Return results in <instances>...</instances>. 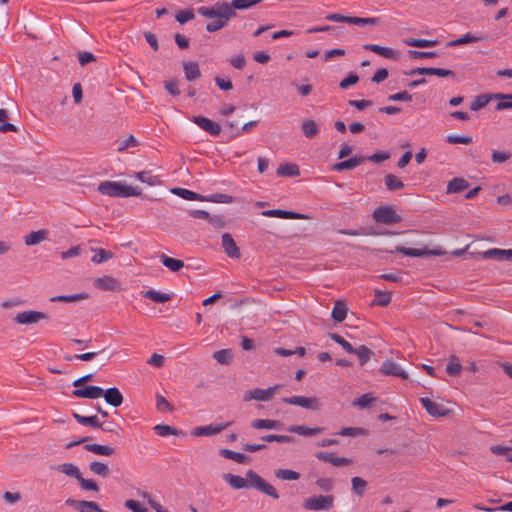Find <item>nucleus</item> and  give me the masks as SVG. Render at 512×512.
<instances>
[{
    "label": "nucleus",
    "instance_id": "obj_1",
    "mask_svg": "<svg viewBox=\"0 0 512 512\" xmlns=\"http://www.w3.org/2000/svg\"><path fill=\"white\" fill-rule=\"evenodd\" d=\"M222 478L233 489L239 490L252 487L275 500H278L280 498L275 487L268 483L266 480H264L254 470H248L246 472V478L231 473L223 474Z\"/></svg>",
    "mask_w": 512,
    "mask_h": 512
},
{
    "label": "nucleus",
    "instance_id": "obj_2",
    "mask_svg": "<svg viewBox=\"0 0 512 512\" xmlns=\"http://www.w3.org/2000/svg\"><path fill=\"white\" fill-rule=\"evenodd\" d=\"M98 191L107 196L111 197H130L140 196L141 190L121 182L114 181H103L98 185Z\"/></svg>",
    "mask_w": 512,
    "mask_h": 512
},
{
    "label": "nucleus",
    "instance_id": "obj_3",
    "mask_svg": "<svg viewBox=\"0 0 512 512\" xmlns=\"http://www.w3.org/2000/svg\"><path fill=\"white\" fill-rule=\"evenodd\" d=\"M335 497L331 494L313 495L305 498L302 507L308 511H328L334 507Z\"/></svg>",
    "mask_w": 512,
    "mask_h": 512
},
{
    "label": "nucleus",
    "instance_id": "obj_4",
    "mask_svg": "<svg viewBox=\"0 0 512 512\" xmlns=\"http://www.w3.org/2000/svg\"><path fill=\"white\" fill-rule=\"evenodd\" d=\"M373 219L377 223L392 225L397 224L401 221L400 215H398L392 206H380L373 212Z\"/></svg>",
    "mask_w": 512,
    "mask_h": 512
},
{
    "label": "nucleus",
    "instance_id": "obj_5",
    "mask_svg": "<svg viewBox=\"0 0 512 512\" xmlns=\"http://www.w3.org/2000/svg\"><path fill=\"white\" fill-rule=\"evenodd\" d=\"M281 387V385H274L267 389L255 388L248 390L244 393L243 400L245 402L256 400V401H269L273 398L275 392Z\"/></svg>",
    "mask_w": 512,
    "mask_h": 512
},
{
    "label": "nucleus",
    "instance_id": "obj_6",
    "mask_svg": "<svg viewBox=\"0 0 512 512\" xmlns=\"http://www.w3.org/2000/svg\"><path fill=\"white\" fill-rule=\"evenodd\" d=\"M282 401L286 404L297 405L313 411L320 408V402L317 397L291 396L282 398Z\"/></svg>",
    "mask_w": 512,
    "mask_h": 512
},
{
    "label": "nucleus",
    "instance_id": "obj_7",
    "mask_svg": "<svg viewBox=\"0 0 512 512\" xmlns=\"http://www.w3.org/2000/svg\"><path fill=\"white\" fill-rule=\"evenodd\" d=\"M231 425V422H225L221 424H209L206 426H198L195 427L192 430V435L195 437H201V436H212L217 435L223 430H225L227 427Z\"/></svg>",
    "mask_w": 512,
    "mask_h": 512
},
{
    "label": "nucleus",
    "instance_id": "obj_8",
    "mask_svg": "<svg viewBox=\"0 0 512 512\" xmlns=\"http://www.w3.org/2000/svg\"><path fill=\"white\" fill-rule=\"evenodd\" d=\"M380 373L387 376H396L402 379H407L408 374L402 369V367L391 359L385 360L381 367Z\"/></svg>",
    "mask_w": 512,
    "mask_h": 512
},
{
    "label": "nucleus",
    "instance_id": "obj_9",
    "mask_svg": "<svg viewBox=\"0 0 512 512\" xmlns=\"http://www.w3.org/2000/svg\"><path fill=\"white\" fill-rule=\"evenodd\" d=\"M315 457L323 462L330 463L335 467L348 466L352 463V460L346 457L335 456L331 452L319 451L315 453Z\"/></svg>",
    "mask_w": 512,
    "mask_h": 512
},
{
    "label": "nucleus",
    "instance_id": "obj_10",
    "mask_svg": "<svg viewBox=\"0 0 512 512\" xmlns=\"http://www.w3.org/2000/svg\"><path fill=\"white\" fill-rule=\"evenodd\" d=\"M192 121L212 136H218L221 132V126L209 118L203 116H194Z\"/></svg>",
    "mask_w": 512,
    "mask_h": 512
},
{
    "label": "nucleus",
    "instance_id": "obj_11",
    "mask_svg": "<svg viewBox=\"0 0 512 512\" xmlns=\"http://www.w3.org/2000/svg\"><path fill=\"white\" fill-rule=\"evenodd\" d=\"M72 394L78 398L98 399L102 397L103 389L99 386L76 387Z\"/></svg>",
    "mask_w": 512,
    "mask_h": 512
},
{
    "label": "nucleus",
    "instance_id": "obj_12",
    "mask_svg": "<svg viewBox=\"0 0 512 512\" xmlns=\"http://www.w3.org/2000/svg\"><path fill=\"white\" fill-rule=\"evenodd\" d=\"M422 406L425 408L428 414L434 417H444L447 415L448 410L441 404L432 401L429 398H420Z\"/></svg>",
    "mask_w": 512,
    "mask_h": 512
},
{
    "label": "nucleus",
    "instance_id": "obj_13",
    "mask_svg": "<svg viewBox=\"0 0 512 512\" xmlns=\"http://www.w3.org/2000/svg\"><path fill=\"white\" fill-rule=\"evenodd\" d=\"M221 239H222V247H223L225 253L230 258H236V259L240 258V256H241L240 249L236 245V243H235L234 239L232 238L231 234L224 233L222 235Z\"/></svg>",
    "mask_w": 512,
    "mask_h": 512
},
{
    "label": "nucleus",
    "instance_id": "obj_14",
    "mask_svg": "<svg viewBox=\"0 0 512 512\" xmlns=\"http://www.w3.org/2000/svg\"><path fill=\"white\" fill-rule=\"evenodd\" d=\"M262 214L267 217H277V218H283V219H308L309 217L305 214L293 212V211H286L282 209H272V210H266L263 211Z\"/></svg>",
    "mask_w": 512,
    "mask_h": 512
},
{
    "label": "nucleus",
    "instance_id": "obj_15",
    "mask_svg": "<svg viewBox=\"0 0 512 512\" xmlns=\"http://www.w3.org/2000/svg\"><path fill=\"white\" fill-rule=\"evenodd\" d=\"M397 252L402 253L406 256L410 257H421L426 255H436L440 256L443 255L444 252L442 251H435V250H428V249H415V248H405L401 246H397L395 249Z\"/></svg>",
    "mask_w": 512,
    "mask_h": 512
},
{
    "label": "nucleus",
    "instance_id": "obj_16",
    "mask_svg": "<svg viewBox=\"0 0 512 512\" xmlns=\"http://www.w3.org/2000/svg\"><path fill=\"white\" fill-rule=\"evenodd\" d=\"M96 288L103 291H115L120 289L118 281L112 276H103L96 278L94 281Z\"/></svg>",
    "mask_w": 512,
    "mask_h": 512
},
{
    "label": "nucleus",
    "instance_id": "obj_17",
    "mask_svg": "<svg viewBox=\"0 0 512 512\" xmlns=\"http://www.w3.org/2000/svg\"><path fill=\"white\" fill-rule=\"evenodd\" d=\"M365 159L366 158L363 156H353L345 161L335 163L332 166V170L338 171V172H341L344 170H351V169H354L355 167L359 166L360 164H362L365 161Z\"/></svg>",
    "mask_w": 512,
    "mask_h": 512
},
{
    "label": "nucleus",
    "instance_id": "obj_18",
    "mask_svg": "<svg viewBox=\"0 0 512 512\" xmlns=\"http://www.w3.org/2000/svg\"><path fill=\"white\" fill-rule=\"evenodd\" d=\"M107 404L113 407H119L123 403V395L116 387L108 388L107 390H103L102 395Z\"/></svg>",
    "mask_w": 512,
    "mask_h": 512
},
{
    "label": "nucleus",
    "instance_id": "obj_19",
    "mask_svg": "<svg viewBox=\"0 0 512 512\" xmlns=\"http://www.w3.org/2000/svg\"><path fill=\"white\" fill-rule=\"evenodd\" d=\"M323 430L324 429L322 427L310 428L305 425H291L287 428V431L290 433H295V434H298L301 436H306V437L318 435V434L322 433Z\"/></svg>",
    "mask_w": 512,
    "mask_h": 512
},
{
    "label": "nucleus",
    "instance_id": "obj_20",
    "mask_svg": "<svg viewBox=\"0 0 512 512\" xmlns=\"http://www.w3.org/2000/svg\"><path fill=\"white\" fill-rule=\"evenodd\" d=\"M216 18H220L228 21L231 18L236 17V12L232 9L231 4L226 2L216 3L214 6Z\"/></svg>",
    "mask_w": 512,
    "mask_h": 512
},
{
    "label": "nucleus",
    "instance_id": "obj_21",
    "mask_svg": "<svg viewBox=\"0 0 512 512\" xmlns=\"http://www.w3.org/2000/svg\"><path fill=\"white\" fill-rule=\"evenodd\" d=\"M483 256L486 259H496L499 261H502V260L512 261V249L505 250V249L493 248V249H489V250L485 251Z\"/></svg>",
    "mask_w": 512,
    "mask_h": 512
},
{
    "label": "nucleus",
    "instance_id": "obj_22",
    "mask_svg": "<svg viewBox=\"0 0 512 512\" xmlns=\"http://www.w3.org/2000/svg\"><path fill=\"white\" fill-rule=\"evenodd\" d=\"M49 231L46 229H41L37 231H32L24 237V243L27 246H34L48 238Z\"/></svg>",
    "mask_w": 512,
    "mask_h": 512
},
{
    "label": "nucleus",
    "instance_id": "obj_23",
    "mask_svg": "<svg viewBox=\"0 0 512 512\" xmlns=\"http://www.w3.org/2000/svg\"><path fill=\"white\" fill-rule=\"evenodd\" d=\"M470 187V183L462 178V177H456L450 180L447 184L446 193L447 194H454L462 192Z\"/></svg>",
    "mask_w": 512,
    "mask_h": 512
},
{
    "label": "nucleus",
    "instance_id": "obj_24",
    "mask_svg": "<svg viewBox=\"0 0 512 512\" xmlns=\"http://www.w3.org/2000/svg\"><path fill=\"white\" fill-rule=\"evenodd\" d=\"M485 40H487V36H485V35L475 36L471 33H466L455 40H451L450 42H448L447 45L449 47H455V46H460V45H465V44L480 42V41H485Z\"/></svg>",
    "mask_w": 512,
    "mask_h": 512
},
{
    "label": "nucleus",
    "instance_id": "obj_25",
    "mask_svg": "<svg viewBox=\"0 0 512 512\" xmlns=\"http://www.w3.org/2000/svg\"><path fill=\"white\" fill-rule=\"evenodd\" d=\"M363 48L368 51H372L374 53H377L385 58L388 59H396L397 58V52L393 50L392 48L383 47L377 44H365L363 45Z\"/></svg>",
    "mask_w": 512,
    "mask_h": 512
},
{
    "label": "nucleus",
    "instance_id": "obj_26",
    "mask_svg": "<svg viewBox=\"0 0 512 512\" xmlns=\"http://www.w3.org/2000/svg\"><path fill=\"white\" fill-rule=\"evenodd\" d=\"M183 69L188 81H194L201 77V71L197 62H184Z\"/></svg>",
    "mask_w": 512,
    "mask_h": 512
},
{
    "label": "nucleus",
    "instance_id": "obj_27",
    "mask_svg": "<svg viewBox=\"0 0 512 512\" xmlns=\"http://www.w3.org/2000/svg\"><path fill=\"white\" fill-rule=\"evenodd\" d=\"M277 175L280 177H296L300 175V169L296 164L285 163L277 168Z\"/></svg>",
    "mask_w": 512,
    "mask_h": 512
},
{
    "label": "nucleus",
    "instance_id": "obj_28",
    "mask_svg": "<svg viewBox=\"0 0 512 512\" xmlns=\"http://www.w3.org/2000/svg\"><path fill=\"white\" fill-rule=\"evenodd\" d=\"M251 426L255 429H275L279 430L282 423L277 420L270 419H256L251 422Z\"/></svg>",
    "mask_w": 512,
    "mask_h": 512
},
{
    "label": "nucleus",
    "instance_id": "obj_29",
    "mask_svg": "<svg viewBox=\"0 0 512 512\" xmlns=\"http://www.w3.org/2000/svg\"><path fill=\"white\" fill-rule=\"evenodd\" d=\"M462 369L463 367L459 358L456 355H451L446 366L447 374L452 377H457L461 374Z\"/></svg>",
    "mask_w": 512,
    "mask_h": 512
},
{
    "label": "nucleus",
    "instance_id": "obj_30",
    "mask_svg": "<svg viewBox=\"0 0 512 512\" xmlns=\"http://www.w3.org/2000/svg\"><path fill=\"white\" fill-rule=\"evenodd\" d=\"M161 263L172 272H178L184 267V262L179 259L171 258L162 254L160 256Z\"/></svg>",
    "mask_w": 512,
    "mask_h": 512
},
{
    "label": "nucleus",
    "instance_id": "obj_31",
    "mask_svg": "<svg viewBox=\"0 0 512 512\" xmlns=\"http://www.w3.org/2000/svg\"><path fill=\"white\" fill-rule=\"evenodd\" d=\"M84 449L89 452L95 453L97 455H102V456H111L112 454H114V448L107 446V445L94 444V443L86 444L84 446Z\"/></svg>",
    "mask_w": 512,
    "mask_h": 512
},
{
    "label": "nucleus",
    "instance_id": "obj_32",
    "mask_svg": "<svg viewBox=\"0 0 512 512\" xmlns=\"http://www.w3.org/2000/svg\"><path fill=\"white\" fill-rule=\"evenodd\" d=\"M348 307L345 302L338 300L335 302L331 312L332 320H344L347 316Z\"/></svg>",
    "mask_w": 512,
    "mask_h": 512
},
{
    "label": "nucleus",
    "instance_id": "obj_33",
    "mask_svg": "<svg viewBox=\"0 0 512 512\" xmlns=\"http://www.w3.org/2000/svg\"><path fill=\"white\" fill-rule=\"evenodd\" d=\"M219 454L226 459L233 460L240 464L246 463L248 461L247 455L229 449H221Z\"/></svg>",
    "mask_w": 512,
    "mask_h": 512
},
{
    "label": "nucleus",
    "instance_id": "obj_34",
    "mask_svg": "<svg viewBox=\"0 0 512 512\" xmlns=\"http://www.w3.org/2000/svg\"><path fill=\"white\" fill-rule=\"evenodd\" d=\"M171 192L185 200L204 201V197L202 195L185 188H173Z\"/></svg>",
    "mask_w": 512,
    "mask_h": 512
},
{
    "label": "nucleus",
    "instance_id": "obj_35",
    "mask_svg": "<svg viewBox=\"0 0 512 512\" xmlns=\"http://www.w3.org/2000/svg\"><path fill=\"white\" fill-rule=\"evenodd\" d=\"M74 419L81 425L91 426L93 428L102 427L97 416H82L78 413H73Z\"/></svg>",
    "mask_w": 512,
    "mask_h": 512
},
{
    "label": "nucleus",
    "instance_id": "obj_36",
    "mask_svg": "<svg viewBox=\"0 0 512 512\" xmlns=\"http://www.w3.org/2000/svg\"><path fill=\"white\" fill-rule=\"evenodd\" d=\"M384 183L388 191H396L404 188V183L394 174H387Z\"/></svg>",
    "mask_w": 512,
    "mask_h": 512
},
{
    "label": "nucleus",
    "instance_id": "obj_37",
    "mask_svg": "<svg viewBox=\"0 0 512 512\" xmlns=\"http://www.w3.org/2000/svg\"><path fill=\"white\" fill-rule=\"evenodd\" d=\"M301 129L303 134L309 139L314 138L319 132L316 122L312 119L303 121Z\"/></svg>",
    "mask_w": 512,
    "mask_h": 512
},
{
    "label": "nucleus",
    "instance_id": "obj_38",
    "mask_svg": "<svg viewBox=\"0 0 512 512\" xmlns=\"http://www.w3.org/2000/svg\"><path fill=\"white\" fill-rule=\"evenodd\" d=\"M143 297L148 298L156 303H164L171 300V295L156 290H147L143 292Z\"/></svg>",
    "mask_w": 512,
    "mask_h": 512
},
{
    "label": "nucleus",
    "instance_id": "obj_39",
    "mask_svg": "<svg viewBox=\"0 0 512 512\" xmlns=\"http://www.w3.org/2000/svg\"><path fill=\"white\" fill-rule=\"evenodd\" d=\"M493 98L500 100L496 105V110L501 111L512 108V94L496 93L493 94Z\"/></svg>",
    "mask_w": 512,
    "mask_h": 512
},
{
    "label": "nucleus",
    "instance_id": "obj_40",
    "mask_svg": "<svg viewBox=\"0 0 512 512\" xmlns=\"http://www.w3.org/2000/svg\"><path fill=\"white\" fill-rule=\"evenodd\" d=\"M57 470L77 480L82 475L79 468L73 463L60 464L57 466Z\"/></svg>",
    "mask_w": 512,
    "mask_h": 512
},
{
    "label": "nucleus",
    "instance_id": "obj_41",
    "mask_svg": "<svg viewBox=\"0 0 512 512\" xmlns=\"http://www.w3.org/2000/svg\"><path fill=\"white\" fill-rule=\"evenodd\" d=\"M335 434L344 437H358L366 435L367 431L362 427H343Z\"/></svg>",
    "mask_w": 512,
    "mask_h": 512
},
{
    "label": "nucleus",
    "instance_id": "obj_42",
    "mask_svg": "<svg viewBox=\"0 0 512 512\" xmlns=\"http://www.w3.org/2000/svg\"><path fill=\"white\" fill-rule=\"evenodd\" d=\"M153 430L155 431V433L158 436H161V437H166L169 435L178 436L180 434H183L182 431H179L176 428L169 426V425H165V424H158V425L154 426Z\"/></svg>",
    "mask_w": 512,
    "mask_h": 512
},
{
    "label": "nucleus",
    "instance_id": "obj_43",
    "mask_svg": "<svg viewBox=\"0 0 512 512\" xmlns=\"http://www.w3.org/2000/svg\"><path fill=\"white\" fill-rule=\"evenodd\" d=\"M89 469L92 473L101 476V477H108L110 474V469L108 465L105 463H102L100 461H93L89 464Z\"/></svg>",
    "mask_w": 512,
    "mask_h": 512
},
{
    "label": "nucleus",
    "instance_id": "obj_44",
    "mask_svg": "<svg viewBox=\"0 0 512 512\" xmlns=\"http://www.w3.org/2000/svg\"><path fill=\"white\" fill-rule=\"evenodd\" d=\"M352 492L359 497H362L367 488V481L363 478L355 476L351 479Z\"/></svg>",
    "mask_w": 512,
    "mask_h": 512
},
{
    "label": "nucleus",
    "instance_id": "obj_45",
    "mask_svg": "<svg viewBox=\"0 0 512 512\" xmlns=\"http://www.w3.org/2000/svg\"><path fill=\"white\" fill-rule=\"evenodd\" d=\"M491 99H493V94H491V95H488V94L478 95L474 99V101L471 103L470 109L472 111H478V110L484 108L489 103V101Z\"/></svg>",
    "mask_w": 512,
    "mask_h": 512
},
{
    "label": "nucleus",
    "instance_id": "obj_46",
    "mask_svg": "<svg viewBox=\"0 0 512 512\" xmlns=\"http://www.w3.org/2000/svg\"><path fill=\"white\" fill-rule=\"evenodd\" d=\"M354 354L358 356L359 363L361 366L365 365L373 354L372 351L365 345H360L358 348H354Z\"/></svg>",
    "mask_w": 512,
    "mask_h": 512
},
{
    "label": "nucleus",
    "instance_id": "obj_47",
    "mask_svg": "<svg viewBox=\"0 0 512 512\" xmlns=\"http://www.w3.org/2000/svg\"><path fill=\"white\" fill-rule=\"evenodd\" d=\"M136 178L143 182L147 183L150 186H155L160 183L157 176L153 175L150 171H141L136 173Z\"/></svg>",
    "mask_w": 512,
    "mask_h": 512
},
{
    "label": "nucleus",
    "instance_id": "obj_48",
    "mask_svg": "<svg viewBox=\"0 0 512 512\" xmlns=\"http://www.w3.org/2000/svg\"><path fill=\"white\" fill-rule=\"evenodd\" d=\"M213 358L222 365H228L232 359V351L230 349H221L213 353Z\"/></svg>",
    "mask_w": 512,
    "mask_h": 512
},
{
    "label": "nucleus",
    "instance_id": "obj_49",
    "mask_svg": "<svg viewBox=\"0 0 512 512\" xmlns=\"http://www.w3.org/2000/svg\"><path fill=\"white\" fill-rule=\"evenodd\" d=\"M275 476L281 480L295 481L300 478V474L290 469H278L275 471Z\"/></svg>",
    "mask_w": 512,
    "mask_h": 512
},
{
    "label": "nucleus",
    "instance_id": "obj_50",
    "mask_svg": "<svg viewBox=\"0 0 512 512\" xmlns=\"http://www.w3.org/2000/svg\"><path fill=\"white\" fill-rule=\"evenodd\" d=\"M376 398L372 393H365L360 397L356 398L353 402L354 406H358L361 409L369 407L372 403H374Z\"/></svg>",
    "mask_w": 512,
    "mask_h": 512
},
{
    "label": "nucleus",
    "instance_id": "obj_51",
    "mask_svg": "<svg viewBox=\"0 0 512 512\" xmlns=\"http://www.w3.org/2000/svg\"><path fill=\"white\" fill-rule=\"evenodd\" d=\"M406 45L418 48L432 47L436 44L434 40L410 38L404 41Z\"/></svg>",
    "mask_w": 512,
    "mask_h": 512
},
{
    "label": "nucleus",
    "instance_id": "obj_52",
    "mask_svg": "<svg viewBox=\"0 0 512 512\" xmlns=\"http://www.w3.org/2000/svg\"><path fill=\"white\" fill-rule=\"evenodd\" d=\"M316 486L324 492H330L334 489L335 482L329 477H320L315 482Z\"/></svg>",
    "mask_w": 512,
    "mask_h": 512
},
{
    "label": "nucleus",
    "instance_id": "obj_53",
    "mask_svg": "<svg viewBox=\"0 0 512 512\" xmlns=\"http://www.w3.org/2000/svg\"><path fill=\"white\" fill-rule=\"evenodd\" d=\"M46 318V315L37 311H24L19 313L14 320H40Z\"/></svg>",
    "mask_w": 512,
    "mask_h": 512
},
{
    "label": "nucleus",
    "instance_id": "obj_54",
    "mask_svg": "<svg viewBox=\"0 0 512 512\" xmlns=\"http://www.w3.org/2000/svg\"><path fill=\"white\" fill-rule=\"evenodd\" d=\"M350 24L354 25H378L380 24V18L377 17H368V18H362V17H356L351 16Z\"/></svg>",
    "mask_w": 512,
    "mask_h": 512
},
{
    "label": "nucleus",
    "instance_id": "obj_55",
    "mask_svg": "<svg viewBox=\"0 0 512 512\" xmlns=\"http://www.w3.org/2000/svg\"><path fill=\"white\" fill-rule=\"evenodd\" d=\"M262 1L263 0H232L231 6L234 11L236 9L242 10V9L250 8L256 4H259Z\"/></svg>",
    "mask_w": 512,
    "mask_h": 512
},
{
    "label": "nucleus",
    "instance_id": "obj_56",
    "mask_svg": "<svg viewBox=\"0 0 512 512\" xmlns=\"http://www.w3.org/2000/svg\"><path fill=\"white\" fill-rule=\"evenodd\" d=\"M87 295L80 293V294H72V295H60L52 297L50 300L52 302H75L78 300L86 299Z\"/></svg>",
    "mask_w": 512,
    "mask_h": 512
},
{
    "label": "nucleus",
    "instance_id": "obj_57",
    "mask_svg": "<svg viewBox=\"0 0 512 512\" xmlns=\"http://www.w3.org/2000/svg\"><path fill=\"white\" fill-rule=\"evenodd\" d=\"M391 301V294L389 292L376 290L373 304L385 306Z\"/></svg>",
    "mask_w": 512,
    "mask_h": 512
},
{
    "label": "nucleus",
    "instance_id": "obj_58",
    "mask_svg": "<svg viewBox=\"0 0 512 512\" xmlns=\"http://www.w3.org/2000/svg\"><path fill=\"white\" fill-rule=\"evenodd\" d=\"M261 439L265 442H278V443H291L294 441V438L289 435H274V434L262 436Z\"/></svg>",
    "mask_w": 512,
    "mask_h": 512
},
{
    "label": "nucleus",
    "instance_id": "obj_59",
    "mask_svg": "<svg viewBox=\"0 0 512 512\" xmlns=\"http://www.w3.org/2000/svg\"><path fill=\"white\" fill-rule=\"evenodd\" d=\"M204 201L229 204L233 202V197L228 194L216 193L208 197H204Z\"/></svg>",
    "mask_w": 512,
    "mask_h": 512
},
{
    "label": "nucleus",
    "instance_id": "obj_60",
    "mask_svg": "<svg viewBox=\"0 0 512 512\" xmlns=\"http://www.w3.org/2000/svg\"><path fill=\"white\" fill-rule=\"evenodd\" d=\"M511 158V153L509 151H498L494 150L491 155V159L493 163L501 164L506 162Z\"/></svg>",
    "mask_w": 512,
    "mask_h": 512
},
{
    "label": "nucleus",
    "instance_id": "obj_61",
    "mask_svg": "<svg viewBox=\"0 0 512 512\" xmlns=\"http://www.w3.org/2000/svg\"><path fill=\"white\" fill-rule=\"evenodd\" d=\"M111 258H113V254L110 251L100 248L96 250V254L92 257V262L99 264Z\"/></svg>",
    "mask_w": 512,
    "mask_h": 512
},
{
    "label": "nucleus",
    "instance_id": "obj_62",
    "mask_svg": "<svg viewBox=\"0 0 512 512\" xmlns=\"http://www.w3.org/2000/svg\"><path fill=\"white\" fill-rule=\"evenodd\" d=\"M156 408L160 412H170L172 411V405L167 401V399L160 395H156Z\"/></svg>",
    "mask_w": 512,
    "mask_h": 512
},
{
    "label": "nucleus",
    "instance_id": "obj_63",
    "mask_svg": "<svg viewBox=\"0 0 512 512\" xmlns=\"http://www.w3.org/2000/svg\"><path fill=\"white\" fill-rule=\"evenodd\" d=\"M329 337L332 340H334L336 343L340 344L346 352H348V353L354 352L353 346L348 341H346L342 336H340L336 333H330Z\"/></svg>",
    "mask_w": 512,
    "mask_h": 512
},
{
    "label": "nucleus",
    "instance_id": "obj_64",
    "mask_svg": "<svg viewBox=\"0 0 512 512\" xmlns=\"http://www.w3.org/2000/svg\"><path fill=\"white\" fill-rule=\"evenodd\" d=\"M80 512H106L100 508V506L94 501H86L81 507Z\"/></svg>",
    "mask_w": 512,
    "mask_h": 512
}]
</instances>
